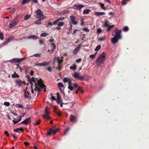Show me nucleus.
<instances>
[{
    "mask_svg": "<svg viewBox=\"0 0 149 149\" xmlns=\"http://www.w3.org/2000/svg\"><path fill=\"white\" fill-rule=\"evenodd\" d=\"M106 54L105 52H103L97 58L96 60V65L98 66H100L102 64H103L104 61V58L105 57Z\"/></svg>",
    "mask_w": 149,
    "mask_h": 149,
    "instance_id": "1",
    "label": "nucleus"
},
{
    "mask_svg": "<svg viewBox=\"0 0 149 149\" xmlns=\"http://www.w3.org/2000/svg\"><path fill=\"white\" fill-rule=\"evenodd\" d=\"M54 59L53 65H55V63L57 62L58 63V69L59 70H61V67L62 66L61 64L63 61V58L62 57L60 58L57 56L54 57Z\"/></svg>",
    "mask_w": 149,
    "mask_h": 149,
    "instance_id": "2",
    "label": "nucleus"
},
{
    "mask_svg": "<svg viewBox=\"0 0 149 149\" xmlns=\"http://www.w3.org/2000/svg\"><path fill=\"white\" fill-rule=\"evenodd\" d=\"M116 30H114L113 32H115V34L114 35L113 33L112 35L120 39L122 38V36L121 35V30H118L117 28H116Z\"/></svg>",
    "mask_w": 149,
    "mask_h": 149,
    "instance_id": "3",
    "label": "nucleus"
},
{
    "mask_svg": "<svg viewBox=\"0 0 149 149\" xmlns=\"http://www.w3.org/2000/svg\"><path fill=\"white\" fill-rule=\"evenodd\" d=\"M37 83L39 86L42 88H41L39 87L38 88V92H40L43 90V88L46 87L45 84L43 83V81L41 79H40L38 81Z\"/></svg>",
    "mask_w": 149,
    "mask_h": 149,
    "instance_id": "4",
    "label": "nucleus"
},
{
    "mask_svg": "<svg viewBox=\"0 0 149 149\" xmlns=\"http://www.w3.org/2000/svg\"><path fill=\"white\" fill-rule=\"evenodd\" d=\"M36 13L38 15V18L41 19H43L45 18L44 15L40 9H38L36 11Z\"/></svg>",
    "mask_w": 149,
    "mask_h": 149,
    "instance_id": "5",
    "label": "nucleus"
},
{
    "mask_svg": "<svg viewBox=\"0 0 149 149\" xmlns=\"http://www.w3.org/2000/svg\"><path fill=\"white\" fill-rule=\"evenodd\" d=\"M26 58H13L12 60H10L9 61L12 63H21Z\"/></svg>",
    "mask_w": 149,
    "mask_h": 149,
    "instance_id": "6",
    "label": "nucleus"
},
{
    "mask_svg": "<svg viewBox=\"0 0 149 149\" xmlns=\"http://www.w3.org/2000/svg\"><path fill=\"white\" fill-rule=\"evenodd\" d=\"M18 22V20L17 19H15L10 22L9 27L10 28H12L14 27Z\"/></svg>",
    "mask_w": 149,
    "mask_h": 149,
    "instance_id": "7",
    "label": "nucleus"
},
{
    "mask_svg": "<svg viewBox=\"0 0 149 149\" xmlns=\"http://www.w3.org/2000/svg\"><path fill=\"white\" fill-rule=\"evenodd\" d=\"M50 63L49 62H43L42 63H37L35 64V66H46L47 65L49 64Z\"/></svg>",
    "mask_w": 149,
    "mask_h": 149,
    "instance_id": "8",
    "label": "nucleus"
},
{
    "mask_svg": "<svg viewBox=\"0 0 149 149\" xmlns=\"http://www.w3.org/2000/svg\"><path fill=\"white\" fill-rule=\"evenodd\" d=\"M70 120L71 122L74 123L77 122V118L74 116L71 115L70 116Z\"/></svg>",
    "mask_w": 149,
    "mask_h": 149,
    "instance_id": "9",
    "label": "nucleus"
},
{
    "mask_svg": "<svg viewBox=\"0 0 149 149\" xmlns=\"http://www.w3.org/2000/svg\"><path fill=\"white\" fill-rule=\"evenodd\" d=\"M73 76L74 78L77 79H79L82 80L84 79V77H82L81 75L78 74L77 72L75 73Z\"/></svg>",
    "mask_w": 149,
    "mask_h": 149,
    "instance_id": "10",
    "label": "nucleus"
},
{
    "mask_svg": "<svg viewBox=\"0 0 149 149\" xmlns=\"http://www.w3.org/2000/svg\"><path fill=\"white\" fill-rule=\"evenodd\" d=\"M72 23L74 25L77 24V22L75 20V17L74 16H70V17Z\"/></svg>",
    "mask_w": 149,
    "mask_h": 149,
    "instance_id": "11",
    "label": "nucleus"
},
{
    "mask_svg": "<svg viewBox=\"0 0 149 149\" xmlns=\"http://www.w3.org/2000/svg\"><path fill=\"white\" fill-rule=\"evenodd\" d=\"M81 48V45H78L76 48L74 49L73 52V54L74 55H76L77 54V52Z\"/></svg>",
    "mask_w": 149,
    "mask_h": 149,
    "instance_id": "12",
    "label": "nucleus"
},
{
    "mask_svg": "<svg viewBox=\"0 0 149 149\" xmlns=\"http://www.w3.org/2000/svg\"><path fill=\"white\" fill-rule=\"evenodd\" d=\"M31 119V117H29V118L25 119L21 123L27 125L30 122Z\"/></svg>",
    "mask_w": 149,
    "mask_h": 149,
    "instance_id": "13",
    "label": "nucleus"
},
{
    "mask_svg": "<svg viewBox=\"0 0 149 149\" xmlns=\"http://www.w3.org/2000/svg\"><path fill=\"white\" fill-rule=\"evenodd\" d=\"M120 40V39L116 37H114L111 38V41L112 43L114 44L117 43L118 42V41Z\"/></svg>",
    "mask_w": 149,
    "mask_h": 149,
    "instance_id": "14",
    "label": "nucleus"
},
{
    "mask_svg": "<svg viewBox=\"0 0 149 149\" xmlns=\"http://www.w3.org/2000/svg\"><path fill=\"white\" fill-rule=\"evenodd\" d=\"M24 129L23 128H17V129H14V131L15 132H19L20 133L19 131H21L23 132L24 131Z\"/></svg>",
    "mask_w": 149,
    "mask_h": 149,
    "instance_id": "15",
    "label": "nucleus"
},
{
    "mask_svg": "<svg viewBox=\"0 0 149 149\" xmlns=\"http://www.w3.org/2000/svg\"><path fill=\"white\" fill-rule=\"evenodd\" d=\"M105 13L104 12H95V15L99 16L102 15H104Z\"/></svg>",
    "mask_w": 149,
    "mask_h": 149,
    "instance_id": "16",
    "label": "nucleus"
},
{
    "mask_svg": "<svg viewBox=\"0 0 149 149\" xmlns=\"http://www.w3.org/2000/svg\"><path fill=\"white\" fill-rule=\"evenodd\" d=\"M98 4L100 5V6L101 8L104 10H106L107 8L104 6V4L102 3H101L100 2L98 3Z\"/></svg>",
    "mask_w": 149,
    "mask_h": 149,
    "instance_id": "17",
    "label": "nucleus"
},
{
    "mask_svg": "<svg viewBox=\"0 0 149 149\" xmlns=\"http://www.w3.org/2000/svg\"><path fill=\"white\" fill-rule=\"evenodd\" d=\"M64 17H62L61 18L60 17L58 19H57L56 20L54 21V24H57L58 22L60 21H62L63 19H64Z\"/></svg>",
    "mask_w": 149,
    "mask_h": 149,
    "instance_id": "18",
    "label": "nucleus"
},
{
    "mask_svg": "<svg viewBox=\"0 0 149 149\" xmlns=\"http://www.w3.org/2000/svg\"><path fill=\"white\" fill-rule=\"evenodd\" d=\"M15 82L18 84L19 87L21 86V85L22 84L23 81L20 80H17L15 81Z\"/></svg>",
    "mask_w": 149,
    "mask_h": 149,
    "instance_id": "19",
    "label": "nucleus"
},
{
    "mask_svg": "<svg viewBox=\"0 0 149 149\" xmlns=\"http://www.w3.org/2000/svg\"><path fill=\"white\" fill-rule=\"evenodd\" d=\"M85 6L84 5H79L77 6L76 9L77 10H79L82 8L85 7Z\"/></svg>",
    "mask_w": 149,
    "mask_h": 149,
    "instance_id": "20",
    "label": "nucleus"
},
{
    "mask_svg": "<svg viewBox=\"0 0 149 149\" xmlns=\"http://www.w3.org/2000/svg\"><path fill=\"white\" fill-rule=\"evenodd\" d=\"M28 39H32L34 40H35L37 39V37L35 35H32L29 36L28 37Z\"/></svg>",
    "mask_w": 149,
    "mask_h": 149,
    "instance_id": "21",
    "label": "nucleus"
},
{
    "mask_svg": "<svg viewBox=\"0 0 149 149\" xmlns=\"http://www.w3.org/2000/svg\"><path fill=\"white\" fill-rule=\"evenodd\" d=\"M14 72L15 73L12 75V77L13 78H15L16 77L18 78L19 77V76L18 74L16 73V72Z\"/></svg>",
    "mask_w": 149,
    "mask_h": 149,
    "instance_id": "22",
    "label": "nucleus"
},
{
    "mask_svg": "<svg viewBox=\"0 0 149 149\" xmlns=\"http://www.w3.org/2000/svg\"><path fill=\"white\" fill-rule=\"evenodd\" d=\"M42 117L45 119H47L48 120H49L50 119V117L49 116L46 114H43L42 115Z\"/></svg>",
    "mask_w": 149,
    "mask_h": 149,
    "instance_id": "23",
    "label": "nucleus"
},
{
    "mask_svg": "<svg viewBox=\"0 0 149 149\" xmlns=\"http://www.w3.org/2000/svg\"><path fill=\"white\" fill-rule=\"evenodd\" d=\"M91 11L89 9H85L83 11V13L84 14H88L89 13V12Z\"/></svg>",
    "mask_w": 149,
    "mask_h": 149,
    "instance_id": "24",
    "label": "nucleus"
},
{
    "mask_svg": "<svg viewBox=\"0 0 149 149\" xmlns=\"http://www.w3.org/2000/svg\"><path fill=\"white\" fill-rule=\"evenodd\" d=\"M73 65H74V66H71L70 68V69H72L73 70H75L77 69V67L76 65L74 63L73 64Z\"/></svg>",
    "mask_w": 149,
    "mask_h": 149,
    "instance_id": "25",
    "label": "nucleus"
},
{
    "mask_svg": "<svg viewBox=\"0 0 149 149\" xmlns=\"http://www.w3.org/2000/svg\"><path fill=\"white\" fill-rule=\"evenodd\" d=\"M41 19H38L36 21L34 22V23L36 24H41Z\"/></svg>",
    "mask_w": 149,
    "mask_h": 149,
    "instance_id": "26",
    "label": "nucleus"
},
{
    "mask_svg": "<svg viewBox=\"0 0 149 149\" xmlns=\"http://www.w3.org/2000/svg\"><path fill=\"white\" fill-rule=\"evenodd\" d=\"M59 130L58 129H56L54 130H53V129H52V134L54 135L55 134L59 131Z\"/></svg>",
    "mask_w": 149,
    "mask_h": 149,
    "instance_id": "27",
    "label": "nucleus"
},
{
    "mask_svg": "<svg viewBox=\"0 0 149 149\" xmlns=\"http://www.w3.org/2000/svg\"><path fill=\"white\" fill-rule=\"evenodd\" d=\"M29 95V93L28 91H27L26 93V91H24V96L26 98L28 97V95Z\"/></svg>",
    "mask_w": 149,
    "mask_h": 149,
    "instance_id": "28",
    "label": "nucleus"
},
{
    "mask_svg": "<svg viewBox=\"0 0 149 149\" xmlns=\"http://www.w3.org/2000/svg\"><path fill=\"white\" fill-rule=\"evenodd\" d=\"M48 34V33H43L40 34V36L42 37H45Z\"/></svg>",
    "mask_w": 149,
    "mask_h": 149,
    "instance_id": "29",
    "label": "nucleus"
},
{
    "mask_svg": "<svg viewBox=\"0 0 149 149\" xmlns=\"http://www.w3.org/2000/svg\"><path fill=\"white\" fill-rule=\"evenodd\" d=\"M45 110V114L48 115L50 114V112L49 111V109L47 108V107H46Z\"/></svg>",
    "mask_w": 149,
    "mask_h": 149,
    "instance_id": "30",
    "label": "nucleus"
},
{
    "mask_svg": "<svg viewBox=\"0 0 149 149\" xmlns=\"http://www.w3.org/2000/svg\"><path fill=\"white\" fill-rule=\"evenodd\" d=\"M101 48V46L100 45H97L95 49V51H98Z\"/></svg>",
    "mask_w": 149,
    "mask_h": 149,
    "instance_id": "31",
    "label": "nucleus"
},
{
    "mask_svg": "<svg viewBox=\"0 0 149 149\" xmlns=\"http://www.w3.org/2000/svg\"><path fill=\"white\" fill-rule=\"evenodd\" d=\"M97 54V52H96L94 54L90 55L89 57L91 58H93L95 57L96 55Z\"/></svg>",
    "mask_w": 149,
    "mask_h": 149,
    "instance_id": "32",
    "label": "nucleus"
},
{
    "mask_svg": "<svg viewBox=\"0 0 149 149\" xmlns=\"http://www.w3.org/2000/svg\"><path fill=\"white\" fill-rule=\"evenodd\" d=\"M107 22H104V26L105 27H108L109 25V22L107 21Z\"/></svg>",
    "mask_w": 149,
    "mask_h": 149,
    "instance_id": "33",
    "label": "nucleus"
},
{
    "mask_svg": "<svg viewBox=\"0 0 149 149\" xmlns=\"http://www.w3.org/2000/svg\"><path fill=\"white\" fill-rule=\"evenodd\" d=\"M52 128H50V131L48 132L47 133V136H49L52 133Z\"/></svg>",
    "mask_w": 149,
    "mask_h": 149,
    "instance_id": "34",
    "label": "nucleus"
},
{
    "mask_svg": "<svg viewBox=\"0 0 149 149\" xmlns=\"http://www.w3.org/2000/svg\"><path fill=\"white\" fill-rule=\"evenodd\" d=\"M114 25H112L111 26H109V27L108 28V31H109L111 29H112L114 27Z\"/></svg>",
    "mask_w": 149,
    "mask_h": 149,
    "instance_id": "35",
    "label": "nucleus"
},
{
    "mask_svg": "<svg viewBox=\"0 0 149 149\" xmlns=\"http://www.w3.org/2000/svg\"><path fill=\"white\" fill-rule=\"evenodd\" d=\"M30 17V15H26L24 17V19L26 20L29 18Z\"/></svg>",
    "mask_w": 149,
    "mask_h": 149,
    "instance_id": "36",
    "label": "nucleus"
},
{
    "mask_svg": "<svg viewBox=\"0 0 149 149\" xmlns=\"http://www.w3.org/2000/svg\"><path fill=\"white\" fill-rule=\"evenodd\" d=\"M64 23L63 22H59L57 25L58 26H62L63 25Z\"/></svg>",
    "mask_w": 149,
    "mask_h": 149,
    "instance_id": "37",
    "label": "nucleus"
},
{
    "mask_svg": "<svg viewBox=\"0 0 149 149\" xmlns=\"http://www.w3.org/2000/svg\"><path fill=\"white\" fill-rule=\"evenodd\" d=\"M82 88L81 87H79L78 88L77 90L78 91H81L82 93H83L84 91L82 90Z\"/></svg>",
    "mask_w": 149,
    "mask_h": 149,
    "instance_id": "38",
    "label": "nucleus"
},
{
    "mask_svg": "<svg viewBox=\"0 0 149 149\" xmlns=\"http://www.w3.org/2000/svg\"><path fill=\"white\" fill-rule=\"evenodd\" d=\"M37 79V78H35L34 77H33L31 79V80L34 83H35Z\"/></svg>",
    "mask_w": 149,
    "mask_h": 149,
    "instance_id": "39",
    "label": "nucleus"
},
{
    "mask_svg": "<svg viewBox=\"0 0 149 149\" xmlns=\"http://www.w3.org/2000/svg\"><path fill=\"white\" fill-rule=\"evenodd\" d=\"M4 36L3 34L2 33H0V38L1 40H3L4 39Z\"/></svg>",
    "mask_w": 149,
    "mask_h": 149,
    "instance_id": "40",
    "label": "nucleus"
},
{
    "mask_svg": "<svg viewBox=\"0 0 149 149\" xmlns=\"http://www.w3.org/2000/svg\"><path fill=\"white\" fill-rule=\"evenodd\" d=\"M41 121V120L40 119H39L37 122H36V123L34 124V125H39L40 123V122Z\"/></svg>",
    "mask_w": 149,
    "mask_h": 149,
    "instance_id": "41",
    "label": "nucleus"
},
{
    "mask_svg": "<svg viewBox=\"0 0 149 149\" xmlns=\"http://www.w3.org/2000/svg\"><path fill=\"white\" fill-rule=\"evenodd\" d=\"M26 3H28L27 0H23L22 3V4L24 5Z\"/></svg>",
    "mask_w": 149,
    "mask_h": 149,
    "instance_id": "42",
    "label": "nucleus"
},
{
    "mask_svg": "<svg viewBox=\"0 0 149 149\" xmlns=\"http://www.w3.org/2000/svg\"><path fill=\"white\" fill-rule=\"evenodd\" d=\"M58 85L61 87H63L64 86L63 84L61 82L58 83Z\"/></svg>",
    "mask_w": 149,
    "mask_h": 149,
    "instance_id": "43",
    "label": "nucleus"
},
{
    "mask_svg": "<svg viewBox=\"0 0 149 149\" xmlns=\"http://www.w3.org/2000/svg\"><path fill=\"white\" fill-rule=\"evenodd\" d=\"M4 105L7 106H9L10 105V103L8 102H4Z\"/></svg>",
    "mask_w": 149,
    "mask_h": 149,
    "instance_id": "44",
    "label": "nucleus"
},
{
    "mask_svg": "<svg viewBox=\"0 0 149 149\" xmlns=\"http://www.w3.org/2000/svg\"><path fill=\"white\" fill-rule=\"evenodd\" d=\"M68 88L70 91L73 90L74 88V87L71 86H68Z\"/></svg>",
    "mask_w": 149,
    "mask_h": 149,
    "instance_id": "45",
    "label": "nucleus"
},
{
    "mask_svg": "<svg viewBox=\"0 0 149 149\" xmlns=\"http://www.w3.org/2000/svg\"><path fill=\"white\" fill-rule=\"evenodd\" d=\"M57 99L61 100V97L60 96L59 93H57Z\"/></svg>",
    "mask_w": 149,
    "mask_h": 149,
    "instance_id": "46",
    "label": "nucleus"
},
{
    "mask_svg": "<svg viewBox=\"0 0 149 149\" xmlns=\"http://www.w3.org/2000/svg\"><path fill=\"white\" fill-rule=\"evenodd\" d=\"M68 84L69 86H71L72 84V81L70 78H68Z\"/></svg>",
    "mask_w": 149,
    "mask_h": 149,
    "instance_id": "47",
    "label": "nucleus"
},
{
    "mask_svg": "<svg viewBox=\"0 0 149 149\" xmlns=\"http://www.w3.org/2000/svg\"><path fill=\"white\" fill-rule=\"evenodd\" d=\"M63 81L65 82H67L68 81V78L67 79L66 77H65L63 79Z\"/></svg>",
    "mask_w": 149,
    "mask_h": 149,
    "instance_id": "48",
    "label": "nucleus"
},
{
    "mask_svg": "<svg viewBox=\"0 0 149 149\" xmlns=\"http://www.w3.org/2000/svg\"><path fill=\"white\" fill-rule=\"evenodd\" d=\"M16 10V9H15V8H13L12 9V10L11 11H10V12L12 13V14H13V13L14 12H15V11Z\"/></svg>",
    "mask_w": 149,
    "mask_h": 149,
    "instance_id": "49",
    "label": "nucleus"
},
{
    "mask_svg": "<svg viewBox=\"0 0 149 149\" xmlns=\"http://www.w3.org/2000/svg\"><path fill=\"white\" fill-rule=\"evenodd\" d=\"M126 3H127V2L125 0H123L122 1L121 4L123 5V6L125 5H126Z\"/></svg>",
    "mask_w": 149,
    "mask_h": 149,
    "instance_id": "50",
    "label": "nucleus"
},
{
    "mask_svg": "<svg viewBox=\"0 0 149 149\" xmlns=\"http://www.w3.org/2000/svg\"><path fill=\"white\" fill-rule=\"evenodd\" d=\"M102 32V30L100 28H99L97 30V32L98 33H101Z\"/></svg>",
    "mask_w": 149,
    "mask_h": 149,
    "instance_id": "51",
    "label": "nucleus"
},
{
    "mask_svg": "<svg viewBox=\"0 0 149 149\" xmlns=\"http://www.w3.org/2000/svg\"><path fill=\"white\" fill-rule=\"evenodd\" d=\"M16 105H18V108H24L23 106L22 105L20 104H17Z\"/></svg>",
    "mask_w": 149,
    "mask_h": 149,
    "instance_id": "52",
    "label": "nucleus"
},
{
    "mask_svg": "<svg viewBox=\"0 0 149 149\" xmlns=\"http://www.w3.org/2000/svg\"><path fill=\"white\" fill-rule=\"evenodd\" d=\"M83 30L85 31L88 32L89 31V29L86 28H84L83 29Z\"/></svg>",
    "mask_w": 149,
    "mask_h": 149,
    "instance_id": "53",
    "label": "nucleus"
},
{
    "mask_svg": "<svg viewBox=\"0 0 149 149\" xmlns=\"http://www.w3.org/2000/svg\"><path fill=\"white\" fill-rule=\"evenodd\" d=\"M54 24V22H49L48 23V25H50V26H52L53 25H55V24Z\"/></svg>",
    "mask_w": 149,
    "mask_h": 149,
    "instance_id": "54",
    "label": "nucleus"
},
{
    "mask_svg": "<svg viewBox=\"0 0 149 149\" xmlns=\"http://www.w3.org/2000/svg\"><path fill=\"white\" fill-rule=\"evenodd\" d=\"M128 27L127 26H125V27H124V28H123V30L125 31H128Z\"/></svg>",
    "mask_w": 149,
    "mask_h": 149,
    "instance_id": "55",
    "label": "nucleus"
},
{
    "mask_svg": "<svg viewBox=\"0 0 149 149\" xmlns=\"http://www.w3.org/2000/svg\"><path fill=\"white\" fill-rule=\"evenodd\" d=\"M39 43L40 45L43 44V41L42 40H40L39 41Z\"/></svg>",
    "mask_w": 149,
    "mask_h": 149,
    "instance_id": "56",
    "label": "nucleus"
},
{
    "mask_svg": "<svg viewBox=\"0 0 149 149\" xmlns=\"http://www.w3.org/2000/svg\"><path fill=\"white\" fill-rule=\"evenodd\" d=\"M4 134L7 136H9V134L8 132L7 131H5Z\"/></svg>",
    "mask_w": 149,
    "mask_h": 149,
    "instance_id": "57",
    "label": "nucleus"
},
{
    "mask_svg": "<svg viewBox=\"0 0 149 149\" xmlns=\"http://www.w3.org/2000/svg\"><path fill=\"white\" fill-rule=\"evenodd\" d=\"M72 25L71 23H70V26L69 28V29L70 30H71L72 29Z\"/></svg>",
    "mask_w": 149,
    "mask_h": 149,
    "instance_id": "58",
    "label": "nucleus"
},
{
    "mask_svg": "<svg viewBox=\"0 0 149 149\" xmlns=\"http://www.w3.org/2000/svg\"><path fill=\"white\" fill-rule=\"evenodd\" d=\"M98 40L102 41L104 40V38L103 37H102L98 38Z\"/></svg>",
    "mask_w": 149,
    "mask_h": 149,
    "instance_id": "59",
    "label": "nucleus"
},
{
    "mask_svg": "<svg viewBox=\"0 0 149 149\" xmlns=\"http://www.w3.org/2000/svg\"><path fill=\"white\" fill-rule=\"evenodd\" d=\"M81 58H79V59H77L76 61V62L77 63H79L81 61Z\"/></svg>",
    "mask_w": 149,
    "mask_h": 149,
    "instance_id": "60",
    "label": "nucleus"
},
{
    "mask_svg": "<svg viewBox=\"0 0 149 149\" xmlns=\"http://www.w3.org/2000/svg\"><path fill=\"white\" fill-rule=\"evenodd\" d=\"M8 40V39H7L6 40L3 42V45H5L6 44L8 43L9 42V41Z\"/></svg>",
    "mask_w": 149,
    "mask_h": 149,
    "instance_id": "61",
    "label": "nucleus"
},
{
    "mask_svg": "<svg viewBox=\"0 0 149 149\" xmlns=\"http://www.w3.org/2000/svg\"><path fill=\"white\" fill-rule=\"evenodd\" d=\"M32 1L33 3H38V0H32Z\"/></svg>",
    "mask_w": 149,
    "mask_h": 149,
    "instance_id": "62",
    "label": "nucleus"
},
{
    "mask_svg": "<svg viewBox=\"0 0 149 149\" xmlns=\"http://www.w3.org/2000/svg\"><path fill=\"white\" fill-rule=\"evenodd\" d=\"M47 70L48 71L51 72L52 71V69L50 67H49L47 68Z\"/></svg>",
    "mask_w": 149,
    "mask_h": 149,
    "instance_id": "63",
    "label": "nucleus"
},
{
    "mask_svg": "<svg viewBox=\"0 0 149 149\" xmlns=\"http://www.w3.org/2000/svg\"><path fill=\"white\" fill-rule=\"evenodd\" d=\"M24 144L26 146H28L30 144V143L27 142H25L24 143Z\"/></svg>",
    "mask_w": 149,
    "mask_h": 149,
    "instance_id": "64",
    "label": "nucleus"
}]
</instances>
